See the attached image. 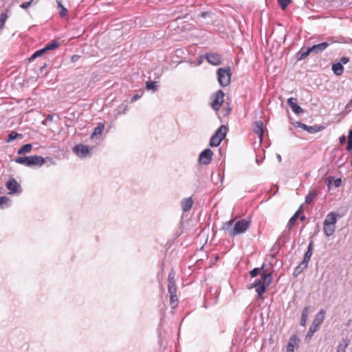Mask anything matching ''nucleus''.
<instances>
[{"mask_svg":"<svg viewBox=\"0 0 352 352\" xmlns=\"http://www.w3.org/2000/svg\"><path fill=\"white\" fill-rule=\"evenodd\" d=\"M260 276L261 278L256 279L249 288L252 289L255 287L258 297L262 298L263 294L267 290V288L272 283V273L262 272Z\"/></svg>","mask_w":352,"mask_h":352,"instance_id":"f257e3e1","label":"nucleus"},{"mask_svg":"<svg viewBox=\"0 0 352 352\" xmlns=\"http://www.w3.org/2000/svg\"><path fill=\"white\" fill-rule=\"evenodd\" d=\"M15 162L26 166H41L45 163V159L38 155L19 157L14 160Z\"/></svg>","mask_w":352,"mask_h":352,"instance_id":"f03ea898","label":"nucleus"},{"mask_svg":"<svg viewBox=\"0 0 352 352\" xmlns=\"http://www.w3.org/2000/svg\"><path fill=\"white\" fill-rule=\"evenodd\" d=\"M324 315L325 311L324 309L320 310V311L316 314L306 336L305 339L309 341L311 339L314 333L318 330L324 319Z\"/></svg>","mask_w":352,"mask_h":352,"instance_id":"7ed1b4c3","label":"nucleus"},{"mask_svg":"<svg viewBox=\"0 0 352 352\" xmlns=\"http://www.w3.org/2000/svg\"><path fill=\"white\" fill-rule=\"evenodd\" d=\"M217 74L218 82L222 87H225L229 85L231 78V69L230 67L219 68L217 71Z\"/></svg>","mask_w":352,"mask_h":352,"instance_id":"20e7f679","label":"nucleus"},{"mask_svg":"<svg viewBox=\"0 0 352 352\" xmlns=\"http://www.w3.org/2000/svg\"><path fill=\"white\" fill-rule=\"evenodd\" d=\"M228 128L225 125H221L215 131L210 140L209 145L212 147L217 146L225 138Z\"/></svg>","mask_w":352,"mask_h":352,"instance_id":"39448f33","label":"nucleus"},{"mask_svg":"<svg viewBox=\"0 0 352 352\" xmlns=\"http://www.w3.org/2000/svg\"><path fill=\"white\" fill-rule=\"evenodd\" d=\"M250 221L245 219L237 221L230 231V236H234L245 232L250 227Z\"/></svg>","mask_w":352,"mask_h":352,"instance_id":"423d86ee","label":"nucleus"},{"mask_svg":"<svg viewBox=\"0 0 352 352\" xmlns=\"http://www.w3.org/2000/svg\"><path fill=\"white\" fill-rule=\"evenodd\" d=\"M224 93L222 90H218L213 96L212 102L211 103L212 108L217 111L220 109L223 102Z\"/></svg>","mask_w":352,"mask_h":352,"instance_id":"0eeeda50","label":"nucleus"},{"mask_svg":"<svg viewBox=\"0 0 352 352\" xmlns=\"http://www.w3.org/2000/svg\"><path fill=\"white\" fill-rule=\"evenodd\" d=\"M213 152L210 148L204 150L199 156V162L201 164L208 165L212 159Z\"/></svg>","mask_w":352,"mask_h":352,"instance_id":"6e6552de","label":"nucleus"},{"mask_svg":"<svg viewBox=\"0 0 352 352\" xmlns=\"http://www.w3.org/2000/svg\"><path fill=\"white\" fill-rule=\"evenodd\" d=\"M206 59L212 65H219L222 63L221 56L217 53H207L206 54Z\"/></svg>","mask_w":352,"mask_h":352,"instance_id":"1a4fd4ad","label":"nucleus"},{"mask_svg":"<svg viewBox=\"0 0 352 352\" xmlns=\"http://www.w3.org/2000/svg\"><path fill=\"white\" fill-rule=\"evenodd\" d=\"M74 152L80 157H86L89 155L90 151L88 146L83 144H77L73 148Z\"/></svg>","mask_w":352,"mask_h":352,"instance_id":"9d476101","label":"nucleus"},{"mask_svg":"<svg viewBox=\"0 0 352 352\" xmlns=\"http://www.w3.org/2000/svg\"><path fill=\"white\" fill-rule=\"evenodd\" d=\"M344 0H322V6L326 8H339L344 6Z\"/></svg>","mask_w":352,"mask_h":352,"instance_id":"9b49d317","label":"nucleus"},{"mask_svg":"<svg viewBox=\"0 0 352 352\" xmlns=\"http://www.w3.org/2000/svg\"><path fill=\"white\" fill-rule=\"evenodd\" d=\"M6 188L10 190L9 194L12 195L16 193L20 189L21 186L16 179H10L6 184Z\"/></svg>","mask_w":352,"mask_h":352,"instance_id":"f8f14e48","label":"nucleus"},{"mask_svg":"<svg viewBox=\"0 0 352 352\" xmlns=\"http://www.w3.org/2000/svg\"><path fill=\"white\" fill-rule=\"evenodd\" d=\"M287 103L295 113L300 114L303 112V109L297 104L296 98H289Z\"/></svg>","mask_w":352,"mask_h":352,"instance_id":"ddd939ff","label":"nucleus"},{"mask_svg":"<svg viewBox=\"0 0 352 352\" xmlns=\"http://www.w3.org/2000/svg\"><path fill=\"white\" fill-rule=\"evenodd\" d=\"M330 43L327 42L320 43L317 45H314L310 47L312 53L318 54L319 52H322L327 49L329 46Z\"/></svg>","mask_w":352,"mask_h":352,"instance_id":"4468645a","label":"nucleus"},{"mask_svg":"<svg viewBox=\"0 0 352 352\" xmlns=\"http://www.w3.org/2000/svg\"><path fill=\"white\" fill-rule=\"evenodd\" d=\"M298 339L296 335L292 336L288 342L287 349L288 352H294L295 348L298 346Z\"/></svg>","mask_w":352,"mask_h":352,"instance_id":"2eb2a0df","label":"nucleus"},{"mask_svg":"<svg viewBox=\"0 0 352 352\" xmlns=\"http://www.w3.org/2000/svg\"><path fill=\"white\" fill-rule=\"evenodd\" d=\"M193 205V200L191 197L184 198L181 201L182 209L184 212H188Z\"/></svg>","mask_w":352,"mask_h":352,"instance_id":"dca6fc26","label":"nucleus"},{"mask_svg":"<svg viewBox=\"0 0 352 352\" xmlns=\"http://www.w3.org/2000/svg\"><path fill=\"white\" fill-rule=\"evenodd\" d=\"M263 123L262 121H256L254 122V132L257 134L261 140H262L263 134Z\"/></svg>","mask_w":352,"mask_h":352,"instance_id":"f3484780","label":"nucleus"},{"mask_svg":"<svg viewBox=\"0 0 352 352\" xmlns=\"http://www.w3.org/2000/svg\"><path fill=\"white\" fill-rule=\"evenodd\" d=\"M308 263L302 260L301 263L294 268V276H296L307 267Z\"/></svg>","mask_w":352,"mask_h":352,"instance_id":"a211bd4d","label":"nucleus"},{"mask_svg":"<svg viewBox=\"0 0 352 352\" xmlns=\"http://www.w3.org/2000/svg\"><path fill=\"white\" fill-rule=\"evenodd\" d=\"M336 227L334 225L323 223V231L327 236H331L335 232Z\"/></svg>","mask_w":352,"mask_h":352,"instance_id":"6ab92c4d","label":"nucleus"},{"mask_svg":"<svg viewBox=\"0 0 352 352\" xmlns=\"http://www.w3.org/2000/svg\"><path fill=\"white\" fill-rule=\"evenodd\" d=\"M332 70L336 76H341L344 72V67L341 63H336L332 65Z\"/></svg>","mask_w":352,"mask_h":352,"instance_id":"aec40b11","label":"nucleus"},{"mask_svg":"<svg viewBox=\"0 0 352 352\" xmlns=\"http://www.w3.org/2000/svg\"><path fill=\"white\" fill-rule=\"evenodd\" d=\"M311 53H312V52H311L310 47H309L308 49H306V50L302 48L297 53V56H298L297 59L298 60H302L305 59L307 56H308Z\"/></svg>","mask_w":352,"mask_h":352,"instance_id":"412c9836","label":"nucleus"},{"mask_svg":"<svg viewBox=\"0 0 352 352\" xmlns=\"http://www.w3.org/2000/svg\"><path fill=\"white\" fill-rule=\"evenodd\" d=\"M300 210V208L294 213V214L290 218L287 225V228L289 230H292L294 226L297 219L298 218V213Z\"/></svg>","mask_w":352,"mask_h":352,"instance_id":"4be33fe9","label":"nucleus"},{"mask_svg":"<svg viewBox=\"0 0 352 352\" xmlns=\"http://www.w3.org/2000/svg\"><path fill=\"white\" fill-rule=\"evenodd\" d=\"M336 221L337 220L335 214L333 212H331L327 215L323 223H327L329 225L335 226Z\"/></svg>","mask_w":352,"mask_h":352,"instance_id":"5701e85b","label":"nucleus"},{"mask_svg":"<svg viewBox=\"0 0 352 352\" xmlns=\"http://www.w3.org/2000/svg\"><path fill=\"white\" fill-rule=\"evenodd\" d=\"M313 245H314V242L312 241H311L309 243L307 250L305 252L304 258H303V260L307 263H309V261L311 258V256L312 255Z\"/></svg>","mask_w":352,"mask_h":352,"instance_id":"b1692460","label":"nucleus"},{"mask_svg":"<svg viewBox=\"0 0 352 352\" xmlns=\"http://www.w3.org/2000/svg\"><path fill=\"white\" fill-rule=\"evenodd\" d=\"M318 192L316 190H312L305 197V203L309 204L317 197Z\"/></svg>","mask_w":352,"mask_h":352,"instance_id":"393cba45","label":"nucleus"},{"mask_svg":"<svg viewBox=\"0 0 352 352\" xmlns=\"http://www.w3.org/2000/svg\"><path fill=\"white\" fill-rule=\"evenodd\" d=\"M327 179H328L327 186H328L329 188H331V186L332 185H333L336 188L339 187L342 182L341 179L338 178V179H334V178L333 177H329L327 178Z\"/></svg>","mask_w":352,"mask_h":352,"instance_id":"a878e982","label":"nucleus"},{"mask_svg":"<svg viewBox=\"0 0 352 352\" xmlns=\"http://www.w3.org/2000/svg\"><path fill=\"white\" fill-rule=\"evenodd\" d=\"M349 344V340L342 339V342L339 344L336 352H346V349Z\"/></svg>","mask_w":352,"mask_h":352,"instance_id":"bb28decb","label":"nucleus"},{"mask_svg":"<svg viewBox=\"0 0 352 352\" xmlns=\"http://www.w3.org/2000/svg\"><path fill=\"white\" fill-rule=\"evenodd\" d=\"M32 145L31 144H26L20 147L17 151L19 155H22L31 151Z\"/></svg>","mask_w":352,"mask_h":352,"instance_id":"cd10ccee","label":"nucleus"},{"mask_svg":"<svg viewBox=\"0 0 352 352\" xmlns=\"http://www.w3.org/2000/svg\"><path fill=\"white\" fill-rule=\"evenodd\" d=\"M57 6L59 10V14L61 17H65L67 15V10L63 6L61 0H56Z\"/></svg>","mask_w":352,"mask_h":352,"instance_id":"c85d7f7f","label":"nucleus"},{"mask_svg":"<svg viewBox=\"0 0 352 352\" xmlns=\"http://www.w3.org/2000/svg\"><path fill=\"white\" fill-rule=\"evenodd\" d=\"M289 230L284 231L280 236L278 238V241H280L281 244L285 245L289 241Z\"/></svg>","mask_w":352,"mask_h":352,"instance_id":"c756f323","label":"nucleus"},{"mask_svg":"<svg viewBox=\"0 0 352 352\" xmlns=\"http://www.w3.org/2000/svg\"><path fill=\"white\" fill-rule=\"evenodd\" d=\"M59 46V43L56 40H52L50 41L45 46V50L47 51L52 50L56 49Z\"/></svg>","mask_w":352,"mask_h":352,"instance_id":"7c9ffc66","label":"nucleus"},{"mask_svg":"<svg viewBox=\"0 0 352 352\" xmlns=\"http://www.w3.org/2000/svg\"><path fill=\"white\" fill-rule=\"evenodd\" d=\"M323 129L324 126L320 125L308 126L306 131L309 133H315L322 131Z\"/></svg>","mask_w":352,"mask_h":352,"instance_id":"2f4dec72","label":"nucleus"},{"mask_svg":"<svg viewBox=\"0 0 352 352\" xmlns=\"http://www.w3.org/2000/svg\"><path fill=\"white\" fill-rule=\"evenodd\" d=\"M46 52L45 48L36 51L30 58L29 61L32 62L38 57L43 56Z\"/></svg>","mask_w":352,"mask_h":352,"instance_id":"473e14b6","label":"nucleus"},{"mask_svg":"<svg viewBox=\"0 0 352 352\" xmlns=\"http://www.w3.org/2000/svg\"><path fill=\"white\" fill-rule=\"evenodd\" d=\"M17 138H22V135L19 134L15 131H11L8 135V138L7 139V142H11L16 140Z\"/></svg>","mask_w":352,"mask_h":352,"instance_id":"72a5a7b5","label":"nucleus"},{"mask_svg":"<svg viewBox=\"0 0 352 352\" xmlns=\"http://www.w3.org/2000/svg\"><path fill=\"white\" fill-rule=\"evenodd\" d=\"M37 0H30L29 1L22 3L20 5V8L24 10H27L32 5H36L37 3Z\"/></svg>","mask_w":352,"mask_h":352,"instance_id":"f704fd0d","label":"nucleus"},{"mask_svg":"<svg viewBox=\"0 0 352 352\" xmlns=\"http://www.w3.org/2000/svg\"><path fill=\"white\" fill-rule=\"evenodd\" d=\"M146 88L148 90H152L153 91H155L157 89V86L155 82L147 81L146 82Z\"/></svg>","mask_w":352,"mask_h":352,"instance_id":"c9c22d12","label":"nucleus"},{"mask_svg":"<svg viewBox=\"0 0 352 352\" xmlns=\"http://www.w3.org/2000/svg\"><path fill=\"white\" fill-rule=\"evenodd\" d=\"M277 1L283 10H285L288 5L292 3V0H277Z\"/></svg>","mask_w":352,"mask_h":352,"instance_id":"e433bc0d","label":"nucleus"},{"mask_svg":"<svg viewBox=\"0 0 352 352\" xmlns=\"http://www.w3.org/2000/svg\"><path fill=\"white\" fill-rule=\"evenodd\" d=\"M281 248V243L280 242V241H276L275 242V243L274 244V245L272 246V249H271V252L274 254H277L280 249Z\"/></svg>","mask_w":352,"mask_h":352,"instance_id":"4c0bfd02","label":"nucleus"},{"mask_svg":"<svg viewBox=\"0 0 352 352\" xmlns=\"http://www.w3.org/2000/svg\"><path fill=\"white\" fill-rule=\"evenodd\" d=\"M104 124L99 125V126H96L94 129V132L91 134V138H93L96 135L101 134V133L102 132V131L104 129Z\"/></svg>","mask_w":352,"mask_h":352,"instance_id":"58836bf2","label":"nucleus"},{"mask_svg":"<svg viewBox=\"0 0 352 352\" xmlns=\"http://www.w3.org/2000/svg\"><path fill=\"white\" fill-rule=\"evenodd\" d=\"M8 16L6 12H2L0 15V29H2L8 19Z\"/></svg>","mask_w":352,"mask_h":352,"instance_id":"ea45409f","label":"nucleus"},{"mask_svg":"<svg viewBox=\"0 0 352 352\" xmlns=\"http://www.w3.org/2000/svg\"><path fill=\"white\" fill-rule=\"evenodd\" d=\"M174 278L175 273L172 271L168 274V286H175Z\"/></svg>","mask_w":352,"mask_h":352,"instance_id":"a19ab883","label":"nucleus"},{"mask_svg":"<svg viewBox=\"0 0 352 352\" xmlns=\"http://www.w3.org/2000/svg\"><path fill=\"white\" fill-rule=\"evenodd\" d=\"M177 301H178V299H177V294H170V302L173 308L177 305Z\"/></svg>","mask_w":352,"mask_h":352,"instance_id":"79ce46f5","label":"nucleus"},{"mask_svg":"<svg viewBox=\"0 0 352 352\" xmlns=\"http://www.w3.org/2000/svg\"><path fill=\"white\" fill-rule=\"evenodd\" d=\"M232 223H233V220H230V221L226 222L223 224V228H222L223 230L228 231L229 234H230V230L232 229Z\"/></svg>","mask_w":352,"mask_h":352,"instance_id":"37998d69","label":"nucleus"},{"mask_svg":"<svg viewBox=\"0 0 352 352\" xmlns=\"http://www.w3.org/2000/svg\"><path fill=\"white\" fill-rule=\"evenodd\" d=\"M261 268L255 267L250 272V275L252 278L256 277L258 274H261Z\"/></svg>","mask_w":352,"mask_h":352,"instance_id":"c03bdc74","label":"nucleus"},{"mask_svg":"<svg viewBox=\"0 0 352 352\" xmlns=\"http://www.w3.org/2000/svg\"><path fill=\"white\" fill-rule=\"evenodd\" d=\"M168 291L170 294H177V287L175 286H168Z\"/></svg>","mask_w":352,"mask_h":352,"instance_id":"a18cd8bd","label":"nucleus"},{"mask_svg":"<svg viewBox=\"0 0 352 352\" xmlns=\"http://www.w3.org/2000/svg\"><path fill=\"white\" fill-rule=\"evenodd\" d=\"M9 201V198L6 196L0 197V207H1L3 204H7Z\"/></svg>","mask_w":352,"mask_h":352,"instance_id":"49530a36","label":"nucleus"},{"mask_svg":"<svg viewBox=\"0 0 352 352\" xmlns=\"http://www.w3.org/2000/svg\"><path fill=\"white\" fill-rule=\"evenodd\" d=\"M307 316L301 315L300 325L305 327L306 325Z\"/></svg>","mask_w":352,"mask_h":352,"instance_id":"de8ad7c7","label":"nucleus"},{"mask_svg":"<svg viewBox=\"0 0 352 352\" xmlns=\"http://www.w3.org/2000/svg\"><path fill=\"white\" fill-rule=\"evenodd\" d=\"M349 61V58L346 56H343L340 58V61L339 63H341V65L342 64H346Z\"/></svg>","mask_w":352,"mask_h":352,"instance_id":"09e8293b","label":"nucleus"},{"mask_svg":"<svg viewBox=\"0 0 352 352\" xmlns=\"http://www.w3.org/2000/svg\"><path fill=\"white\" fill-rule=\"evenodd\" d=\"M297 126H298V127L301 128L302 129H303L305 131H307V129L308 126L307 125H306L305 124H303L302 122H298Z\"/></svg>","mask_w":352,"mask_h":352,"instance_id":"8fccbe9b","label":"nucleus"},{"mask_svg":"<svg viewBox=\"0 0 352 352\" xmlns=\"http://www.w3.org/2000/svg\"><path fill=\"white\" fill-rule=\"evenodd\" d=\"M309 310V306L304 307L301 315L308 316Z\"/></svg>","mask_w":352,"mask_h":352,"instance_id":"3c124183","label":"nucleus"},{"mask_svg":"<svg viewBox=\"0 0 352 352\" xmlns=\"http://www.w3.org/2000/svg\"><path fill=\"white\" fill-rule=\"evenodd\" d=\"M339 140H340V144H344L346 142V136H345V135H342V136L340 138Z\"/></svg>","mask_w":352,"mask_h":352,"instance_id":"603ef678","label":"nucleus"},{"mask_svg":"<svg viewBox=\"0 0 352 352\" xmlns=\"http://www.w3.org/2000/svg\"><path fill=\"white\" fill-rule=\"evenodd\" d=\"M79 58H80V56H78V55H73V56L71 57V60H72V62L75 63V62H76Z\"/></svg>","mask_w":352,"mask_h":352,"instance_id":"864d4df0","label":"nucleus"},{"mask_svg":"<svg viewBox=\"0 0 352 352\" xmlns=\"http://www.w3.org/2000/svg\"><path fill=\"white\" fill-rule=\"evenodd\" d=\"M352 108V98L350 100V101L346 104L345 107L346 110L350 111V109Z\"/></svg>","mask_w":352,"mask_h":352,"instance_id":"5fc2aeb1","label":"nucleus"},{"mask_svg":"<svg viewBox=\"0 0 352 352\" xmlns=\"http://www.w3.org/2000/svg\"><path fill=\"white\" fill-rule=\"evenodd\" d=\"M346 150L348 151H352V142L348 141V144H347V146H346Z\"/></svg>","mask_w":352,"mask_h":352,"instance_id":"6e6d98bb","label":"nucleus"},{"mask_svg":"<svg viewBox=\"0 0 352 352\" xmlns=\"http://www.w3.org/2000/svg\"><path fill=\"white\" fill-rule=\"evenodd\" d=\"M140 98V96L138 94L134 95L131 98V102H134L136 100H138Z\"/></svg>","mask_w":352,"mask_h":352,"instance_id":"4d7b16f0","label":"nucleus"},{"mask_svg":"<svg viewBox=\"0 0 352 352\" xmlns=\"http://www.w3.org/2000/svg\"><path fill=\"white\" fill-rule=\"evenodd\" d=\"M348 141L352 142V129L349 133Z\"/></svg>","mask_w":352,"mask_h":352,"instance_id":"13d9d810","label":"nucleus"},{"mask_svg":"<svg viewBox=\"0 0 352 352\" xmlns=\"http://www.w3.org/2000/svg\"><path fill=\"white\" fill-rule=\"evenodd\" d=\"M53 118H54V115H52V114H49L47 117V120H53Z\"/></svg>","mask_w":352,"mask_h":352,"instance_id":"bf43d9fd","label":"nucleus"},{"mask_svg":"<svg viewBox=\"0 0 352 352\" xmlns=\"http://www.w3.org/2000/svg\"><path fill=\"white\" fill-rule=\"evenodd\" d=\"M305 218H306V217H305V215H302V216H300V221H303L305 219Z\"/></svg>","mask_w":352,"mask_h":352,"instance_id":"052dcab7","label":"nucleus"},{"mask_svg":"<svg viewBox=\"0 0 352 352\" xmlns=\"http://www.w3.org/2000/svg\"><path fill=\"white\" fill-rule=\"evenodd\" d=\"M230 111H231V109H230V108H228V109L226 110V113H225V115H228V114H229Z\"/></svg>","mask_w":352,"mask_h":352,"instance_id":"680f3d73","label":"nucleus"},{"mask_svg":"<svg viewBox=\"0 0 352 352\" xmlns=\"http://www.w3.org/2000/svg\"><path fill=\"white\" fill-rule=\"evenodd\" d=\"M277 158H278L279 162H281V156L280 155H277Z\"/></svg>","mask_w":352,"mask_h":352,"instance_id":"e2e57ef3","label":"nucleus"},{"mask_svg":"<svg viewBox=\"0 0 352 352\" xmlns=\"http://www.w3.org/2000/svg\"><path fill=\"white\" fill-rule=\"evenodd\" d=\"M45 65L41 67V69H42L43 68H45Z\"/></svg>","mask_w":352,"mask_h":352,"instance_id":"0e129e2a","label":"nucleus"},{"mask_svg":"<svg viewBox=\"0 0 352 352\" xmlns=\"http://www.w3.org/2000/svg\"><path fill=\"white\" fill-rule=\"evenodd\" d=\"M206 13L205 12H203L202 13V16H205Z\"/></svg>","mask_w":352,"mask_h":352,"instance_id":"69168bd1","label":"nucleus"}]
</instances>
